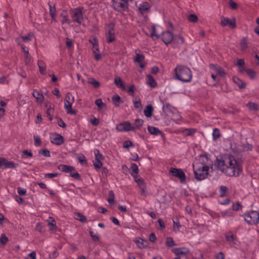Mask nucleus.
<instances>
[{
  "mask_svg": "<svg viewBox=\"0 0 259 259\" xmlns=\"http://www.w3.org/2000/svg\"><path fill=\"white\" fill-rule=\"evenodd\" d=\"M216 164L220 170L229 177L238 176L242 170L241 166L232 156L217 159Z\"/></svg>",
  "mask_w": 259,
  "mask_h": 259,
  "instance_id": "f257e3e1",
  "label": "nucleus"
},
{
  "mask_svg": "<svg viewBox=\"0 0 259 259\" xmlns=\"http://www.w3.org/2000/svg\"><path fill=\"white\" fill-rule=\"evenodd\" d=\"M200 162L193 164L195 178L201 181L204 179L208 175L209 167L207 165L206 161L208 158L206 156H201L200 159Z\"/></svg>",
  "mask_w": 259,
  "mask_h": 259,
  "instance_id": "f03ea898",
  "label": "nucleus"
},
{
  "mask_svg": "<svg viewBox=\"0 0 259 259\" xmlns=\"http://www.w3.org/2000/svg\"><path fill=\"white\" fill-rule=\"evenodd\" d=\"M175 78L182 82H188L191 81L192 73L190 68L186 66L178 65L175 69Z\"/></svg>",
  "mask_w": 259,
  "mask_h": 259,
  "instance_id": "7ed1b4c3",
  "label": "nucleus"
},
{
  "mask_svg": "<svg viewBox=\"0 0 259 259\" xmlns=\"http://www.w3.org/2000/svg\"><path fill=\"white\" fill-rule=\"evenodd\" d=\"M131 169L132 171L131 174L139 186L142 194L145 195L147 190L144 180L138 175L139 172L138 166L135 163H131Z\"/></svg>",
  "mask_w": 259,
  "mask_h": 259,
  "instance_id": "20e7f679",
  "label": "nucleus"
},
{
  "mask_svg": "<svg viewBox=\"0 0 259 259\" xmlns=\"http://www.w3.org/2000/svg\"><path fill=\"white\" fill-rule=\"evenodd\" d=\"M74 102V97L72 95L68 92L66 94L64 99V108L67 114L74 115L76 113L75 110L72 109V106Z\"/></svg>",
  "mask_w": 259,
  "mask_h": 259,
  "instance_id": "39448f33",
  "label": "nucleus"
},
{
  "mask_svg": "<svg viewBox=\"0 0 259 259\" xmlns=\"http://www.w3.org/2000/svg\"><path fill=\"white\" fill-rule=\"evenodd\" d=\"M243 217L244 221L249 225H256L259 223V213L256 211L246 212Z\"/></svg>",
  "mask_w": 259,
  "mask_h": 259,
  "instance_id": "423d86ee",
  "label": "nucleus"
},
{
  "mask_svg": "<svg viewBox=\"0 0 259 259\" xmlns=\"http://www.w3.org/2000/svg\"><path fill=\"white\" fill-rule=\"evenodd\" d=\"M70 13L72 21L80 25L83 21L82 9L80 8L74 9L71 11Z\"/></svg>",
  "mask_w": 259,
  "mask_h": 259,
  "instance_id": "0eeeda50",
  "label": "nucleus"
},
{
  "mask_svg": "<svg viewBox=\"0 0 259 259\" xmlns=\"http://www.w3.org/2000/svg\"><path fill=\"white\" fill-rule=\"evenodd\" d=\"M114 25L110 23L106 27V37L108 43L113 42L115 40Z\"/></svg>",
  "mask_w": 259,
  "mask_h": 259,
  "instance_id": "6e6552de",
  "label": "nucleus"
},
{
  "mask_svg": "<svg viewBox=\"0 0 259 259\" xmlns=\"http://www.w3.org/2000/svg\"><path fill=\"white\" fill-rule=\"evenodd\" d=\"M113 6L117 11H125L128 8V0H112Z\"/></svg>",
  "mask_w": 259,
  "mask_h": 259,
  "instance_id": "1a4fd4ad",
  "label": "nucleus"
},
{
  "mask_svg": "<svg viewBox=\"0 0 259 259\" xmlns=\"http://www.w3.org/2000/svg\"><path fill=\"white\" fill-rule=\"evenodd\" d=\"M174 36L170 30H167L162 33V39L166 45L172 42Z\"/></svg>",
  "mask_w": 259,
  "mask_h": 259,
  "instance_id": "9d476101",
  "label": "nucleus"
},
{
  "mask_svg": "<svg viewBox=\"0 0 259 259\" xmlns=\"http://www.w3.org/2000/svg\"><path fill=\"white\" fill-rule=\"evenodd\" d=\"M170 171L174 176L179 178L181 183L185 181V174L181 169L171 168Z\"/></svg>",
  "mask_w": 259,
  "mask_h": 259,
  "instance_id": "9b49d317",
  "label": "nucleus"
},
{
  "mask_svg": "<svg viewBox=\"0 0 259 259\" xmlns=\"http://www.w3.org/2000/svg\"><path fill=\"white\" fill-rule=\"evenodd\" d=\"M116 129L121 132L130 131V122L127 121L117 124Z\"/></svg>",
  "mask_w": 259,
  "mask_h": 259,
  "instance_id": "f8f14e48",
  "label": "nucleus"
},
{
  "mask_svg": "<svg viewBox=\"0 0 259 259\" xmlns=\"http://www.w3.org/2000/svg\"><path fill=\"white\" fill-rule=\"evenodd\" d=\"M221 24L223 26L228 25L231 28H234L236 27V23L234 18L231 20L228 18H223L221 22Z\"/></svg>",
  "mask_w": 259,
  "mask_h": 259,
  "instance_id": "ddd939ff",
  "label": "nucleus"
},
{
  "mask_svg": "<svg viewBox=\"0 0 259 259\" xmlns=\"http://www.w3.org/2000/svg\"><path fill=\"white\" fill-rule=\"evenodd\" d=\"M161 102L162 103V110L165 113L168 114L175 112L176 109L169 103L164 102L163 101H161Z\"/></svg>",
  "mask_w": 259,
  "mask_h": 259,
  "instance_id": "4468645a",
  "label": "nucleus"
},
{
  "mask_svg": "<svg viewBox=\"0 0 259 259\" xmlns=\"http://www.w3.org/2000/svg\"><path fill=\"white\" fill-rule=\"evenodd\" d=\"M51 142L57 145H61L64 143V138L61 135L56 134L51 138Z\"/></svg>",
  "mask_w": 259,
  "mask_h": 259,
  "instance_id": "2eb2a0df",
  "label": "nucleus"
},
{
  "mask_svg": "<svg viewBox=\"0 0 259 259\" xmlns=\"http://www.w3.org/2000/svg\"><path fill=\"white\" fill-rule=\"evenodd\" d=\"M145 58L144 56L141 54H137L136 56L134 57V60L135 63H138L141 68L145 66V63L143 62Z\"/></svg>",
  "mask_w": 259,
  "mask_h": 259,
  "instance_id": "dca6fc26",
  "label": "nucleus"
},
{
  "mask_svg": "<svg viewBox=\"0 0 259 259\" xmlns=\"http://www.w3.org/2000/svg\"><path fill=\"white\" fill-rule=\"evenodd\" d=\"M0 166H5V168H14L15 167L14 162L8 161L4 158H0Z\"/></svg>",
  "mask_w": 259,
  "mask_h": 259,
  "instance_id": "f3484780",
  "label": "nucleus"
},
{
  "mask_svg": "<svg viewBox=\"0 0 259 259\" xmlns=\"http://www.w3.org/2000/svg\"><path fill=\"white\" fill-rule=\"evenodd\" d=\"M172 252L176 255H185L189 253V250L185 247H180L174 248L172 250Z\"/></svg>",
  "mask_w": 259,
  "mask_h": 259,
  "instance_id": "a211bd4d",
  "label": "nucleus"
},
{
  "mask_svg": "<svg viewBox=\"0 0 259 259\" xmlns=\"http://www.w3.org/2000/svg\"><path fill=\"white\" fill-rule=\"evenodd\" d=\"M33 96L36 99L38 104H41L44 100V97L41 93L36 90H34L32 93Z\"/></svg>",
  "mask_w": 259,
  "mask_h": 259,
  "instance_id": "6ab92c4d",
  "label": "nucleus"
},
{
  "mask_svg": "<svg viewBox=\"0 0 259 259\" xmlns=\"http://www.w3.org/2000/svg\"><path fill=\"white\" fill-rule=\"evenodd\" d=\"M141 13L144 14L147 12L150 8V4L146 2H143L138 6Z\"/></svg>",
  "mask_w": 259,
  "mask_h": 259,
  "instance_id": "aec40b11",
  "label": "nucleus"
},
{
  "mask_svg": "<svg viewBox=\"0 0 259 259\" xmlns=\"http://www.w3.org/2000/svg\"><path fill=\"white\" fill-rule=\"evenodd\" d=\"M133 102L137 111H140L142 108L141 99L138 97H135L133 100Z\"/></svg>",
  "mask_w": 259,
  "mask_h": 259,
  "instance_id": "412c9836",
  "label": "nucleus"
},
{
  "mask_svg": "<svg viewBox=\"0 0 259 259\" xmlns=\"http://www.w3.org/2000/svg\"><path fill=\"white\" fill-rule=\"evenodd\" d=\"M59 169L62 171L65 172H70L74 170V168L72 166H69L67 165L61 164L59 166Z\"/></svg>",
  "mask_w": 259,
  "mask_h": 259,
  "instance_id": "4be33fe9",
  "label": "nucleus"
},
{
  "mask_svg": "<svg viewBox=\"0 0 259 259\" xmlns=\"http://www.w3.org/2000/svg\"><path fill=\"white\" fill-rule=\"evenodd\" d=\"M148 131L151 134L154 135H160L162 136V132L157 127L149 126L148 127Z\"/></svg>",
  "mask_w": 259,
  "mask_h": 259,
  "instance_id": "5701e85b",
  "label": "nucleus"
},
{
  "mask_svg": "<svg viewBox=\"0 0 259 259\" xmlns=\"http://www.w3.org/2000/svg\"><path fill=\"white\" fill-rule=\"evenodd\" d=\"M61 17L62 18V19L61 20L62 24H70L71 21L68 18L67 12L66 11H63L61 13Z\"/></svg>",
  "mask_w": 259,
  "mask_h": 259,
  "instance_id": "b1692460",
  "label": "nucleus"
},
{
  "mask_svg": "<svg viewBox=\"0 0 259 259\" xmlns=\"http://www.w3.org/2000/svg\"><path fill=\"white\" fill-rule=\"evenodd\" d=\"M153 111V108L152 106L151 105H148L146 107L144 113L146 117H150L152 115Z\"/></svg>",
  "mask_w": 259,
  "mask_h": 259,
  "instance_id": "393cba45",
  "label": "nucleus"
},
{
  "mask_svg": "<svg viewBox=\"0 0 259 259\" xmlns=\"http://www.w3.org/2000/svg\"><path fill=\"white\" fill-rule=\"evenodd\" d=\"M147 83L151 87L154 88L156 86L157 83L154 78L150 74L147 76Z\"/></svg>",
  "mask_w": 259,
  "mask_h": 259,
  "instance_id": "a878e982",
  "label": "nucleus"
},
{
  "mask_svg": "<svg viewBox=\"0 0 259 259\" xmlns=\"http://www.w3.org/2000/svg\"><path fill=\"white\" fill-rule=\"evenodd\" d=\"M210 67L212 69L215 70L219 75L222 76L225 75L224 71L220 67L213 64H211Z\"/></svg>",
  "mask_w": 259,
  "mask_h": 259,
  "instance_id": "bb28decb",
  "label": "nucleus"
},
{
  "mask_svg": "<svg viewBox=\"0 0 259 259\" xmlns=\"http://www.w3.org/2000/svg\"><path fill=\"white\" fill-rule=\"evenodd\" d=\"M114 83L119 88H121L122 90H125L126 87L123 83V81L121 79L120 77H116L114 79Z\"/></svg>",
  "mask_w": 259,
  "mask_h": 259,
  "instance_id": "cd10ccee",
  "label": "nucleus"
},
{
  "mask_svg": "<svg viewBox=\"0 0 259 259\" xmlns=\"http://www.w3.org/2000/svg\"><path fill=\"white\" fill-rule=\"evenodd\" d=\"M37 65L40 73L45 74L46 73V65L44 61L42 60H38L37 62Z\"/></svg>",
  "mask_w": 259,
  "mask_h": 259,
  "instance_id": "c85d7f7f",
  "label": "nucleus"
},
{
  "mask_svg": "<svg viewBox=\"0 0 259 259\" xmlns=\"http://www.w3.org/2000/svg\"><path fill=\"white\" fill-rule=\"evenodd\" d=\"M49 13L51 16L52 20H55L56 16V10L55 7L52 6L51 4H49Z\"/></svg>",
  "mask_w": 259,
  "mask_h": 259,
  "instance_id": "c756f323",
  "label": "nucleus"
},
{
  "mask_svg": "<svg viewBox=\"0 0 259 259\" xmlns=\"http://www.w3.org/2000/svg\"><path fill=\"white\" fill-rule=\"evenodd\" d=\"M233 80L241 89L244 88L245 87V83L238 77H233Z\"/></svg>",
  "mask_w": 259,
  "mask_h": 259,
  "instance_id": "7c9ffc66",
  "label": "nucleus"
},
{
  "mask_svg": "<svg viewBox=\"0 0 259 259\" xmlns=\"http://www.w3.org/2000/svg\"><path fill=\"white\" fill-rule=\"evenodd\" d=\"M135 242L138 246L140 248H144L147 245V242L141 238L136 240Z\"/></svg>",
  "mask_w": 259,
  "mask_h": 259,
  "instance_id": "2f4dec72",
  "label": "nucleus"
},
{
  "mask_svg": "<svg viewBox=\"0 0 259 259\" xmlns=\"http://www.w3.org/2000/svg\"><path fill=\"white\" fill-rule=\"evenodd\" d=\"M54 110V107L53 105H50L47 109V114L50 120L53 119Z\"/></svg>",
  "mask_w": 259,
  "mask_h": 259,
  "instance_id": "473e14b6",
  "label": "nucleus"
},
{
  "mask_svg": "<svg viewBox=\"0 0 259 259\" xmlns=\"http://www.w3.org/2000/svg\"><path fill=\"white\" fill-rule=\"evenodd\" d=\"M95 103L97 106L99 110H101L106 107V105L103 102L101 99L96 100Z\"/></svg>",
  "mask_w": 259,
  "mask_h": 259,
  "instance_id": "72a5a7b5",
  "label": "nucleus"
},
{
  "mask_svg": "<svg viewBox=\"0 0 259 259\" xmlns=\"http://www.w3.org/2000/svg\"><path fill=\"white\" fill-rule=\"evenodd\" d=\"M88 83L93 85V86L96 89L98 88L100 85V82L95 80L94 78H89L88 80Z\"/></svg>",
  "mask_w": 259,
  "mask_h": 259,
  "instance_id": "f704fd0d",
  "label": "nucleus"
},
{
  "mask_svg": "<svg viewBox=\"0 0 259 259\" xmlns=\"http://www.w3.org/2000/svg\"><path fill=\"white\" fill-rule=\"evenodd\" d=\"M174 44H183L184 42V38L180 35H176L172 40Z\"/></svg>",
  "mask_w": 259,
  "mask_h": 259,
  "instance_id": "c9c22d12",
  "label": "nucleus"
},
{
  "mask_svg": "<svg viewBox=\"0 0 259 259\" xmlns=\"http://www.w3.org/2000/svg\"><path fill=\"white\" fill-rule=\"evenodd\" d=\"M120 97L118 95H115L112 97V101L115 106H118L120 104Z\"/></svg>",
  "mask_w": 259,
  "mask_h": 259,
  "instance_id": "e433bc0d",
  "label": "nucleus"
},
{
  "mask_svg": "<svg viewBox=\"0 0 259 259\" xmlns=\"http://www.w3.org/2000/svg\"><path fill=\"white\" fill-rule=\"evenodd\" d=\"M226 239L228 242H229L230 243H233L235 244L236 242V239H235L234 236L233 234H227L226 235Z\"/></svg>",
  "mask_w": 259,
  "mask_h": 259,
  "instance_id": "4c0bfd02",
  "label": "nucleus"
},
{
  "mask_svg": "<svg viewBox=\"0 0 259 259\" xmlns=\"http://www.w3.org/2000/svg\"><path fill=\"white\" fill-rule=\"evenodd\" d=\"M183 134L185 136L193 135L195 132V130L193 128H187L183 131Z\"/></svg>",
  "mask_w": 259,
  "mask_h": 259,
  "instance_id": "58836bf2",
  "label": "nucleus"
},
{
  "mask_svg": "<svg viewBox=\"0 0 259 259\" xmlns=\"http://www.w3.org/2000/svg\"><path fill=\"white\" fill-rule=\"evenodd\" d=\"M77 159L79 161L81 165H84L87 164V161L85 157L81 154L80 155L78 156Z\"/></svg>",
  "mask_w": 259,
  "mask_h": 259,
  "instance_id": "ea45409f",
  "label": "nucleus"
},
{
  "mask_svg": "<svg viewBox=\"0 0 259 259\" xmlns=\"http://www.w3.org/2000/svg\"><path fill=\"white\" fill-rule=\"evenodd\" d=\"M34 36V34L32 33H29L26 36H22L21 37L23 40L25 42L30 41Z\"/></svg>",
  "mask_w": 259,
  "mask_h": 259,
  "instance_id": "a19ab883",
  "label": "nucleus"
},
{
  "mask_svg": "<svg viewBox=\"0 0 259 259\" xmlns=\"http://www.w3.org/2000/svg\"><path fill=\"white\" fill-rule=\"evenodd\" d=\"M33 154L30 151H29L27 150H25L22 152V157L23 158H27L28 157H32Z\"/></svg>",
  "mask_w": 259,
  "mask_h": 259,
  "instance_id": "79ce46f5",
  "label": "nucleus"
},
{
  "mask_svg": "<svg viewBox=\"0 0 259 259\" xmlns=\"http://www.w3.org/2000/svg\"><path fill=\"white\" fill-rule=\"evenodd\" d=\"M247 106L250 110H257L258 108V105L254 103H248Z\"/></svg>",
  "mask_w": 259,
  "mask_h": 259,
  "instance_id": "37998d69",
  "label": "nucleus"
},
{
  "mask_svg": "<svg viewBox=\"0 0 259 259\" xmlns=\"http://www.w3.org/2000/svg\"><path fill=\"white\" fill-rule=\"evenodd\" d=\"M245 71L251 78L253 79L255 78L256 73L254 70L251 69H246Z\"/></svg>",
  "mask_w": 259,
  "mask_h": 259,
  "instance_id": "c03bdc74",
  "label": "nucleus"
},
{
  "mask_svg": "<svg viewBox=\"0 0 259 259\" xmlns=\"http://www.w3.org/2000/svg\"><path fill=\"white\" fill-rule=\"evenodd\" d=\"M240 47L242 50H244L247 48V42L246 38H243L240 41Z\"/></svg>",
  "mask_w": 259,
  "mask_h": 259,
  "instance_id": "a18cd8bd",
  "label": "nucleus"
},
{
  "mask_svg": "<svg viewBox=\"0 0 259 259\" xmlns=\"http://www.w3.org/2000/svg\"><path fill=\"white\" fill-rule=\"evenodd\" d=\"M75 219L82 222H85L87 220L85 217L81 214L80 213H77L75 214Z\"/></svg>",
  "mask_w": 259,
  "mask_h": 259,
  "instance_id": "49530a36",
  "label": "nucleus"
},
{
  "mask_svg": "<svg viewBox=\"0 0 259 259\" xmlns=\"http://www.w3.org/2000/svg\"><path fill=\"white\" fill-rule=\"evenodd\" d=\"M220 133L219 129L215 128L212 133V137L213 139L214 140H216L217 139L219 138L220 137Z\"/></svg>",
  "mask_w": 259,
  "mask_h": 259,
  "instance_id": "de8ad7c7",
  "label": "nucleus"
},
{
  "mask_svg": "<svg viewBox=\"0 0 259 259\" xmlns=\"http://www.w3.org/2000/svg\"><path fill=\"white\" fill-rule=\"evenodd\" d=\"M166 244L168 247H172L176 245L175 242L171 237H167L166 238Z\"/></svg>",
  "mask_w": 259,
  "mask_h": 259,
  "instance_id": "09e8293b",
  "label": "nucleus"
},
{
  "mask_svg": "<svg viewBox=\"0 0 259 259\" xmlns=\"http://www.w3.org/2000/svg\"><path fill=\"white\" fill-rule=\"evenodd\" d=\"M227 191V188L225 186H221L220 188V195L221 197H224Z\"/></svg>",
  "mask_w": 259,
  "mask_h": 259,
  "instance_id": "8fccbe9b",
  "label": "nucleus"
},
{
  "mask_svg": "<svg viewBox=\"0 0 259 259\" xmlns=\"http://www.w3.org/2000/svg\"><path fill=\"white\" fill-rule=\"evenodd\" d=\"M188 19L191 22H196L198 20V18L195 14H190L188 16Z\"/></svg>",
  "mask_w": 259,
  "mask_h": 259,
  "instance_id": "3c124183",
  "label": "nucleus"
},
{
  "mask_svg": "<svg viewBox=\"0 0 259 259\" xmlns=\"http://www.w3.org/2000/svg\"><path fill=\"white\" fill-rule=\"evenodd\" d=\"M39 153L45 157H49L51 156L50 151L47 149L40 150L39 151Z\"/></svg>",
  "mask_w": 259,
  "mask_h": 259,
  "instance_id": "603ef678",
  "label": "nucleus"
},
{
  "mask_svg": "<svg viewBox=\"0 0 259 259\" xmlns=\"http://www.w3.org/2000/svg\"><path fill=\"white\" fill-rule=\"evenodd\" d=\"M94 154L96 157V160H102V155L100 152L99 150L98 149H95L94 150Z\"/></svg>",
  "mask_w": 259,
  "mask_h": 259,
  "instance_id": "864d4df0",
  "label": "nucleus"
},
{
  "mask_svg": "<svg viewBox=\"0 0 259 259\" xmlns=\"http://www.w3.org/2000/svg\"><path fill=\"white\" fill-rule=\"evenodd\" d=\"M48 224L49 225H51L52 227V228L50 229L51 230H53L54 229V227H56V221L54 219H53V218L52 217H49Z\"/></svg>",
  "mask_w": 259,
  "mask_h": 259,
  "instance_id": "5fc2aeb1",
  "label": "nucleus"
},
{
  "mask_svg": "<svg viewBox=\"0 0 259 259\" xmlns=\"http://www.w3.org/2000/svg\"><path fill=\"white\" fill-rule=\"evenodd\" d=\"M33 139H34V144L35 146H40V144H41V140H40V138L37 136H33Z\"/></svg>",
  "mask_w": 259,
  "mask_h": 259,
  "instance_id": "6e6d98bb",
  "label": "nucleus"
},
{
  "mask_svg": "<svg viewBox=\"0 0 259 259\" xmlns=\"http://www.w3.org/2000/svg\"><path fill=\"white\" fill-rule=\"evenodd\" d=\"M8 241V237H6L5 234H2L1 237L0 238V242L5 245L7 243Z\"/></svg>",
  "mask_w": 259,
  "mask_h": 259,
  "instance_id": "4d7b16f0",
  "label": "nucleus"
},
{
  "mask_svg": "<svg viewBox=\"0 0 259 259\" xmlns=\"http://www.w3.org/2000/svg\"><path fill=\"white\" fill-rule=\"evenodd\" d=\"M90 234L94 241H98L99 240V237L98 235L95 234L93 231H90Z\"/></svg>",
  "mask_w": 259,
  "mask_h": 259,
  "instance_id": "13d9d810",
  "label": "nucleus"
},
{
  "mask_svg": "<svg viewBox=\"0 0 259 259\" xmlns=\"http://www.w3.org/2000/svg\"><path fill=\"white\" fill-rule=\"evenodd\" d=\"M232 207L233 210H239V209H240L241 208L242 206L239 202H237L235 204H233L232 205Z\"/></svg>",
  "mask_w": 259,
  "mask_h": 259,
  "instance_id": "bf43d9fd",
  "label": "nucleus"
},
{
  "mask_svg": "<svg viewBox=\"0 0 259 259\" xmlns=\"http://www.w3.org/2000/svg\"><path fill=\"white\" fill-rule=\"evenodd\" d=\"M101 160H96V161L94 162V165L96 168H100L102 166V163L101 161Z\"/></svg>",
  "mask_w": 259,
  "mask_h": 259,
  "instance_id": "052dcab7",
  "label": "nucleus"
},
{
  "mask_svg": "<svg viewBox=\"0 0 259 259\" xmlns=\"http://www.w3.org/2000/svg\"><path fill=\"white\" fill-rule=\"evenodd\" d=\"M18 190V193L19 195H24L26 193V190L25 189H22L21 187H18L17 188Z\"/></svg>",
  "mask_w": 259,
  "mask_h": 259,
  "instance_id": "680f3d73",
  "label": "nucleus"
},
{
  "mask_svg": "<svg viewBox=\"0 0 259 259\" xmlns=\"http://www.w3.org/2000/svg\"><path fill=\"white\" fill-rule=\"evenodd\" d=\"M252 148V146L250 144L247 143L242 146V150L243 151H249Z\"/></svg>",
  "mask_w": 259,
  "mask_h": 259,
  "instance_id": "e2e57ef3",
  "label": "nucleus"
},
{
  "mask_svg": "<svg viewBox=\"0 0 259 259\" xmlns=\"http://www.w3.org/2000/svg\"><path fill=\"white\" fill-rule=\"evenodd\" d=\"M58 175V173H56V172L48 173V174H46L45 175V177L49 178H53L57 177Z\"/></svg>",
  "mask_w": 259,
  "mask_h": 259,
  "instance_id": "0e129e2a",
  "label": "nucleus"
},
{
  "mask_svg": "<svg viewBox=\"0 0 259 259\" xmlns=\"http://www.w3.org/2000/svg\"><path fill=\"white\" fill-rule=\"evenodd\" d=\"M151 37H152V38L153 39H157L159 37V35H157L156 34V30H155V29L154 28L152 29V33L151 34Z\"/></svg>",
  "mask_w": 259,
  "mask_h": 259,
  "instance_id": "69168bd1",
  "label": "nucleus"
},
{
  "mask_svg": "<svg viewBox=\"0 0 259 259\" xmlns=\"http://www.w3.org/2000/svg\"><path fill=\"white\" fill-rule=\"evenodd\" d=\"M27 259H36V253L35 251H32L27 255Z\"/></svg>",
  "mask_w": 259,
  "mask_h": 259,
  "instance_id": "338daca9",
  "label": "nucleus"
},
{
  "mask_svg": "<svg viewBox=\"0 0 259 259\" xmlns=\"http://www.w3.org/2000/svg\"><path fill=\"white\" fill-rule=\"evenodd\" d=\"M70 176L76 180H79L80 178L79 174L77 171L70 174Z\"/></svg>",
  "mask_w": 259,
  "mask_h": 259,
  "instance_id": "774afa93",
  "label": "nucleus"
}]
</instances>
